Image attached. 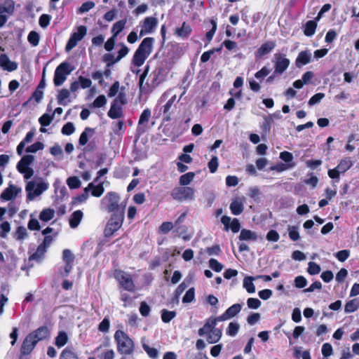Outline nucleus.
<instances>
[{
	"label": "nucleus",
	"mask_w": 359,
	"mask_h": 359,
	"mask_svg": "<svg viewBox=\"0 0 359 359\" xmlns=\"http://www.w3.org/2000/svg\"><path fill=\"white\" fill-rule=\"evenodd\" d=\"M191 26L184 22L181 27L176 29L175 34L182 39H187L191 34Z\"/></svg>",
	"instance_id": "29"
},
{
	"label": "nucleus",
	"mask_w": 359,
	"mask_h": 359,
	"mask_svg": "<svg viewBox=\"0 0 359 359\" xmlns=\"http://www.w3.org/2000/svg\"><path fill=\"white\" fill-rule=\"evenodd\" d=\"M29 334L32 335L33 339L38 343L39 341L43 340L48 337L49 330L47 327L42 326L29 333Z\"/></svg>",
	"instance_id": "24"
},
{
	"label": "nucleus",
	"mask_w": 359,
	"mask_h": 359,
	"mask_svg": "<svg viewBox=\"0 0 359 359\" xmlns=\"http://www.w3.org/2000/svg\"><path fill=\"white\" fill-rule=\"evenodd\" d=\"M320 271V267L315 262H310L309 263L308 272L311 275L318 274Z\"/></svg>",
	"instance_id": "61"
},
{
	"label": "nucleus",
	"mask_w": 359,
	"mask_h": 359,
	"mask_svg": "<svg viewBox=\"0 0 359 359\" xmlns=\"http://www.w3.org/2000/svg\"><path fill=\"white\" fill-rule=\"evenodd\" d=\"M350 255V252L348 250H342L339 252H337L335 255V257L337 258V259L340 262H344L346 261Z\"/></svg>",
	"instance_id": "63"
},
{
	"label": "nucleus",
	"mask_w": 359,
	"mask_h": 359,
	"mask_svg": "<svg viewBox=\"0 0 359 359\" xmlns=\"http://www.w3.org/2000/svg\"><path fill=\"white\" fill-rule=\"evenodd\" d=\"M194 173L192 172H189L182 175L180 177V185H182V187H186L187 185L189 184L194 180Z\"/></svg>",
	"instance_id": "42"
},
{
	"label": "nucleus",
	"mask_w": 359,
	"mask_h": 359,
	"mask_svg": "<svg viewBox=\"0 0 359 359\" xmlns=\"http://www.w3.org/2000/svg\"><path fill=\"white\" fill-rule=\"evenodd\" d=\"M123 218L124 211H118L116 213H113L104 229L105 236H110L118 230L122 226Z\"/></svg>",
	"instance_id": "7"
},
{
	"label": "nucleus",
	"mask_w": 359,
	"mask_h": 359,
	"mask_svg": "<svg viewBox=\"0 0 359 359\" xmlns=\"http://www.w3.org/2000/svg\"><path fill=\"white\" fill-rule=\"evenodd\" d=\"M0 66L8 72H13L17 69L18 64L11 61L6 55L0 56Z\"/></svg>",
	"instance_id": "22"
},
{
	"label": "nucleus",
	"mask_w": 359,
	"mask_h": 359,
	"mask_svg": "<svg viewBox=\"0 0 359 359\" xmlns=\"http://www.w3.org/2000/svg\"><path fill=\"white\" fill-rule=\"evenodd\" d=\"M50 20V15L48 14H42L39 18V23L42 28L45 29L49 25Z\"/></svg>",
	"instance_id": "55"
},
{
	"label": "nucleus",
	"mask_w": 359,
	"mask_h": 359,
	"mask_svg": "<svg viewBox=\"0 0 359 359\" xmlns=\"http://www.w3.org/2000/svg\"><path fill=\"white\" fill-rule=\"evenodd\" d=\"M158 20L154 17H147L142 25V29L140 32V36H143L146 34H151L156 27Z\"/></svg>",
	"instance_id": "15"
},
{
	"label": "nucleus",
	"mask_w": 359,
	"mask_h": 359,
	"mask_svg": "<svg viewBox=\"0 0 359 359\" xmlns=\"http://www.w3.org/2000/svg\"><path fill=\"white\" fill-rule=\"evenodd\" d=\"M239 239L241 241H255L257 239V236L255 232L243 229L241 231Z\"/></svg>",
	"instance_id": "33"
},
{
	"label": "nucleus",
	"mask_w": 359,
	"mask_h": 359,
	"mask_svg": "<svg viewBox=\"0 0 359 359\" xmlns=\"http://www.w3.org/2000/svg\"><path fill=\"white\" fill-rule=\"evenodd\" d=\"M244 201L243 198H236L232 200L229 208L233 215H239L243 212L244 210Z\"/></svg>",
	"instance_id": "21"
},
{
	"label": "nucleus",
	"mask_w": 359,
	"mask_h": 359,
	"mask_svg": "<svg viewBox=\"0 0 359 359\" xmlns=\"http://www.w3.org/2000/svg\"><path fill=\"white\" fill-rule=\"evenodd\" d=\"M91 191V195L95 197H100L102 195L104 191L103 187V182H100L97 185H95L94 182L90 183L86 188V191Z\"/></svg>",
	"instance_id": "25"
},
{
	"label": "nucleus",
	"mask_w": 359,
	"mask_h": 359,
	"mask_svg": "<svg viewBox=\"0 0 359 359\" xmlns=\"http://www.w3.org/2000/svg\"><path fill=\"white\" fill-rule=\"evenodd\" d=\"M67 184L70 189H77L81 186V181L77 177H69L67 180Z\"/></svg>",
	"instance_id": "51"
},
{
	"label": "nucleus",
	"mask_w": 359,
	"mask_h": 359,
	"mask_svg": "<svg viewBox=\"0 0 359 359\" xmlns=\"http://www.w3.org/2000/svg\"><path fill=\"white\" fill-rule=\"evenodd\" d=\"M115 279L118 282L120 285L126 290L133 292L135 290V284L131 276L121 270H116L114 273Z\"/></svg>",
	"instance_id": "9"
},
{
	"label": "nucleus",
	"mask_w": 359,
	"mask_h": 359,
	"mask_svg": "<svg viewBox=\"0 0 359 359\" xmlns=\"http://www.w3.org/2000/svg\"><path fill=\"white\" fill-rule=\"evenodd\" d=\"M46 249L47 248H46L42 244H40L38 246L36 251L30 256L29 259L31 260H40L46 252Z\"/></svg>",
	"instance_id": "38"
},
{
	"label": "nucleus",
	"mask_w": 359,
	"mask_h": 359,
	"mask_svg": "<svg viewBox=\"0 0 359 359\" xmlns=\"http://www.w3.org/2000/svg\"><path fill=\"white\" fill-rule=\"evenodd\" d=\"M62 260L65 262V265L64 266L63 271H61L60 273L62 276L66 277L72 271L74 262V255H73L70 250L65 249L63 250Z\"/></svg>",
	"instance_id": "12"
},
{
	"label": "nucleus",
	"mask_w": 359,
	"mask_h": 359,
	"mask_svg": "<svg viewBox=\"0 0 359 359\" xmlns=\"http://www.w3.org/2000/svg\"><path fill=\"white\" fill-rule=\"evenodd\" d=\"M218 168V158L217 156H212L208 163V168L211 173H214L217 171Z\"/></svg>",
	"instance_id": "62"
},
{
	"label": "nucleus",
	"mask_w": 359,
	"mask_h": 359,
	"mask_svg": "<svg viewBox=\"0 0 359 359\" xmlns=\"http://www.w3.org/2000/svg\"><path fill=\"white\" fill-rule=\"evenodd\" d=\"M242 309V305L241 304H235L229 307L226 311L219 316V318L222 320H227L236 316Z\"/></svg>",
	"instance_id": "20"
},
{
	"label": "nucleus",
	"mask_w": 359,
	"mask_h": 359,
	"mask_svg": "<svg viewBox=\"0 0 359 359\" xmlns=\"http://www.w3.org/2000/svg\"><path fill=\"white\" fill-rule=\"evenodd\" d=\"M147 70H145L140 75V77L139 87H140V91L142 94H143V93L147 94V93H150L152 90V89L154 88L156 86H157L158 85V83H160V81H158V74H154V78L151 81V86H152L151 88H150L149 86V85H147V84L144 85V81L147 76Z\"/></svg>",
	"instance_id": "13"
},
{
	"label": "nucleus",
	"mask_w": 359,
	"mask_h": 359,
	"mask_svg": "<svg viewBox=\"0 0 359 359\" xmlns=\"http://www.w3.org/2000/svg\"><path fill=\"white\" fill-rule=\"evenodd\" d=\"M210 23L212 25V28L210 31H208L205 34V38L208 41V42H210L214 36V34L217 30V23L215 20H212L210 21Z\"/></svg>",
	"instance_id": "60"
},
{
	"label": "nucleus",
	"mask_w": 359,
	"mask_h": 359,
	"mask_svg": "<svg viewBox=\"0 0 359 359\" xmlns=\"http://www.w3.org/2000/svg\"><path fill=\"white\" fill-rule=\"evenodd\" d=\"M107 104V99L104 95H99L93 102V106L95 108L104 107Z\"/></svg>",
	"instance_id": "59"
},
{
	"label": "nucleus",
	"mask_w": 359,
	"mask_h": 359,
	"mask_svg": "<svg viewBox=\"0 0 359 359\" xmlns=\"http://www.w3.org/2000/svg\"><path fill=\"white\" fill-rule=\"evenodd\" d=\"M205 335L207 336L206 339L209 344H215L220 340L222 332L220 329L208 330V333Z\"/></svg>",
	"instance_id": "27"
},
{
	"label": "nucleus",
	"mask_w": 359,
	"mask_h": 359,
	"mask_svg": "<svg viewBox=\"0 0 359 359\" xmlns=\"http://www.w3.org/2000/svg\"><path fill=\"white\" fill-rule=\"evenodd\" d=\"M95 353L100 359H114V351L112 349L102 348V346L97 347L95 350Z\"/></svg>",
	"instance_id": "26"
},
{
	"label": "nucleus",
	"mask_w": 359,
	"mask_h": 359,
	"mask_svg": "<svg viewBox=\"0 0 359 359\" xmlns=\"http://www.w3.org/2000/svg\"><path fill=\"white\" fill-rule=\"evenodd\" d=\"M317 24L313 20H309L306 22L304 33L307 36H311L315 34Z\"/></svg>",
	"instance_id": "34"
},
{
	"label": "nucleus",
	"mask_w": 359,
	"mask_h": 359,
	"mask_svg": "<svg viewBox=\"0 0 359 359\" xmlns=\"http://www.w3.org/2000/svg\"><path fill=\"white\" fill-rule=\"evenodd\" d=\"M142 346H143L144 350L147 352V353L151 358L156 359L158 358V351L156 348H151L147 344H143Z\"/></svg>",
	"instance_id": "56"
},
{
	"label": "nucleus",
	"mask_w": 359,
	"mask_h": 359,
	"mask_svg": "<svg viewBox=\"0 0 359 359\" xmlns=\"http://www.w3.org/2000/svg\"><path fill=\"white\" fill-rule=\"evenodd\" d=\"M93 133V130L90 128H86L85 130L83 131V133L81 134L79 137V144L80 145H85L88 141V136L89 134L92 135Z\"/></svg>",
	"instance_id": "44"
},
{
	"label": "nucleus",
	"mask_w": 359,
	"mask_h": 359,
	"mask_svg": "<svg viewBox=\"0 0 359 359\" xmlns=\"http://www.w3.org/2000/svg\"><path fill=\"white\" fill-rule=\"evenodd\" d=\"M55 211L50 208H46L43 210L40 215L39 219L43 222H48L54 217Z\"/></svg>",
	"instance_id": "35"
},
{
	"label": "nucleus",
	"mask_w": 359,
	"mask_h": 359,
	"mask_svg": "<svg viewBox=\"0 0 359 359\" xmlns=\"http://www.w3.org/2000/svg\"><path fill=\"white\" fill-rule=\"evenodd\" d=\"M108 116L112 118H118L123 116L122 106L112 102L108 111Z\"/></svg>",
	"instance_id": "28"
},
{
	"label": "nucleus",
	"mask_w": 359,
	"mask_h": 359,
	"mask_svg": "<svg viewBox=\"0 0 359 359\" xmlns=\"http://www.w3.org/2000/svg\"><path fill=\"white\" fill-rule=\"evenodd\" d=\"M240 329V325L236 322H231L226 329V334L231 337H235Z\"/></svg>",
	"instance_id": "43"
},
{
	"label": "nucleus",
	"mask_w": 359,
	"mask_h": 359,
	"mask_svg": "<svg viewBox=\"0 0 359 359\" xmlns=\"http://www.w3.org/2000/svg\"><path fill=\"white\" fill-rule=\"evenodd\" d=\"M322 354L324 357L327 358L332 354V346L329 343H325L322 346Z\"/></svg>",
	"instance_id": "64"
},
{
	"label": "nucleus",
	"mask_w": 359,
	"mask_h": 359,
	"mask_svg": "<svg viewBox=\"0 0 359 359\" xmlns=\"http://www.w3.org/2000/svg\"><path fill=\"white\" fill-rule=\"evenodd\" d=\"M272 62L274 64V74H282L288 68L290 61L284 54L276 53Z\"/></svg>",
	"instance_id": "11"
},
{
	"label": "nucleus",
	"mask_w": 359,
	"mask_h": 359,
	"mask_svg": "<svg viewBox=\"0 0 359 359\" xmlns=\"http://www.w3.org/2000/svg\"><path fill=\"white\" fill-rule=\"evenodd\" d=\"M53 119V115L48 114H43L39 119V122L41 126H48L50 124Z\"/></svg>",
	"instance_id": "53"
},
{
	"label": "nucleus",
	"mask_w": 359,
	"mask_h": 359,
	"mask_svg": "<svg viewBox=\"0 0 359 359\" xmlns=\"http://www.w3.org/2000/svg\"><path fill=\"white\" fill-rule=\"evenodd\" d=\"M22 191V189L13 184H9L0 195V199L4 201L13 200Z\"/></svg>",
	"instance_id": "14"
},
{
	"label": "nucleus",
	"mask_w": 359,
	"mask_h": 359,
	"mask_svg": "<svg viewBox=\"0 0 359 359\" xmlns=\"http://www.w3.org/2000/svg\"><path fill=\"white\" fill-rule=\"evenodd\" d=\"M73 68L67 62L60 64L55 70L53 83L55 86H60L65 81L67 76L71 74Z\"/></svg>",
	"instance_id": "8"
},
{
	"label": "nucleus",
	"mask_w": 359,
	"mask_h": 359,
	"mask_svg": "<svg viewBox=\"0 0 359 359\" xmlns=\"http://www.w3.org/2000/svg\"><path fill=\"white\" fill-rule=\"evenodd\" d=\"M175 88L165 90L158 100L156 108L163 114V120L170 121L172 115L177 109V95L173 93Z\"/></svg>",
	"instance_id": "1"
},
{
	"label": "nucleus",
	"mask_w": 359,
	"mask_h": 359,
	"mask_svg": "<svg viewBox=\"0 0 359 359\" xmlns=\"http://www.w3.org/2000/svg\"><path fill=\"white\" fill-rule=\"evenodd\" d=\"M352 165L353 163L351 158L346 157L339 162L337 167L339 169L341 172L344 173L347 171L352 166Z\"/></svg>",
	"instance_id": "37"
},
{
	"label": "nucleus",
	"mask_w": 359,
	"mask_h": 359,
	"mask_svg": "<svg viewBox=\"0 0 359 359\" xmlns=\"http://www.w3.org/2000/svg\"><path fill=\"white\" fill-rule=\"evenodd\" d=\"M254 279V278L248 276L243 280V287L250 294L255 292V286L252 282Z\"/></svg>",
	"instance_id": "39"
},
{
	"label": "nucleus",
	"mask_w": 359,
	"mask_h": 359,
	"mask_svg": "<svg viewBox=\"0 0 359 359\" xmlns=\"http://www.w3.org/2000/svg\"><path fill=\"white\" fill-rule=\"evenodd\" d=\"M114 339L117 343V350L120 353L130 355L133 353L135 344L128 334L122 330H117L114 334Z\"/></svg>",
	"instance_id": "4"
},
{
	"label": "nucleus",
	"mask_w": 359,
	"mask_h": 359,
	"mask_svg": "<svg viewBox=\"0 0 359 359\" xmlns=\"http://www.w3.org/2000/svg\"><path fill=\"white\" fill-rule=\"evenodd\" d=\"M95 4L93 1H86L81 4V6L78 9L77 13L79 14H82L89 11L90 9L95 7Z\"/></svg>",
	"instance_id": "48"
},
{
	"label": "nucleus",
	"mask_w": 359,
	"mask_h": 359,
	"mask_svg": "<svg viewBox=\"0 0 359 359\" xmlns=\"http://www.w3.org/2000/svg\"><path fill=\"white\" fill-rule=\"evenodd\" d=\"M37 342L34 339H33L32 335L29 334L25 338L20 348V352L22 355H28L29 354L34 347L36 346Z\"/></svg>",
	"instance_id": "18"
},
{
	"label": "nucleus",
	"mask_w": 359,
	"mask_h": 359,
	"mask_svg": "<svg viewBox=\"0 0 359 359\" xmlns=\"http://www.w3.org/2000/svg\"><path fill=\"white\" fill-rule=\"evenodd\" d=\"M359 307V302L358 299H352L348 302L344 308V311L346 313H350L355 311Z\"/></svg>",
	"instance_id": "40"
},
{
	"label": "nucleus",
	"mask_w": 359,
	"mask_h": 359,
	"mask_svg": "<svg viewBox=\"0 0 359 359\" xmlns=\"http://www.w3.org/2000/svg\"><path fill=\"white\" fill-rule=\"evenodd\" d=\"M209 266L216 272H220L223 269V265L213 258L209 260Z\"/></svg>",
	"instance_id": "57"
},
{
	"label": "nucleus",
	"mask_w": 359,
	"mask_h": 359,
	"mask_svg": "<svg viewBox=\"0 0 359 359\" xmlns=\"http://www.w3.org/2000/svg\"><path fill=\"white\" fill-rule=\"evenodd\" d=\"M276 47V43L272 41H269L263 43L257 50L255 53L257 58H260L262 56L269 54Z\"/></svg>",
	"instance_id": "23"
},
{
	"label": "nucleus",
	"mask_w": 359,
	"mask_h": 359,
	"mask_svg": "<svg viewBox=\"0 0 359 359\" xmlns=\"http://www.w3.org/2000/svg\"><path fill=\"white\" fill-rule=\"evenodd\" d=\"M312 57V54L310 50H303L301 51L295 60V65L297 67L300 68L304 65H306L311 62Z\"/></svg>",
	"instance_id": "19"
},
{
	"label": "nucleus",
	"mask_w": 359,
	"mask_h": 359,
	"mask_svg": "<svg viewBox=\"0 0 359 359\" xmlns=\"http://www.w3.org/2000/svg\"><path fill=\"white\" fill-rule=\"evenodd\" d=\"M48 187L49 184L42 178H39L36 181L28 182L25 187L27 200L29 201H34L46 191Z\"/></svg>",
	"instance_id": "3"
},
{
	"label": "nucleus",
	"mask_w": 359,
	"mask_h": 359,
	"mask_svg": "<svg viewBox=\"0 0 359 359\" xmlns=\"http://www.w3.org/2000/svg\"><path fill=\"white\" fill-rule=\"evenodd\" d=\"M170 194L173 199L180 202L195 199V189L190 187H176Z\"/></svg>",
	"instance_id": "6"
},
{
	"label": "nucleus",
	"mask_w": 359,
	"mask_h": 359,
	"mask_svg": "<svg viewBox=\"0 0 359 359\" xmlns=\"http://www.w3.org/2000/svg\"><path fill=\"white\" fill-rule=\"evenodd\" d=\"M150 117H151L150 109L148 108L144 109L140 116L138 125L137 127V132L139 134H142L145 132L147 125L148 123V121H149Z\"/></svg>",
	"instance_id": "17"
},
{
	"label": "nucleus",
	"mask_w": 359,
	"mask_h": 359,
	"mask_svg": "<svg viewBox=\"0 0 359 359\" xmlns=\"http://www.w3.org/2000/svg\"><path fill=\"white\" fill-rule=\"evenodd\" d=\"M247 305L249 309H257L261 306V302L257 298H248L247 300Z\"/></svg>",
	"instance_id": "58"
},
{
	"label": "nucleus",
	"mask_w": 359,
	"mask_h": 359,
	"mask_svg": "<svg viewBox=\"0 0 359 359\" xmlns=\"http://www.w3.org/2000/svg\"><path fill=\"white\" fill-rule=\"evenodd\" d=\"M126 21L124 20H119L114 24L111 32L113 36L117 37L118 34L122 32L126 26Z\"/></svg>",
	"instance_id": "41"
},
{
	"label": "nucleus",
	"mask_w": 359,
	"mask_h": 359,
	"mask_svg": "<svg viewBox=\"0 0 359 359\" xmlns=\"http://www.w3.org/2000/svg\"><path fill=\"white\" fill-rule=\"evenodd\" d=\"M119 196L115 192L110 191L101 200L100 208L108 212L116 213L118 211H123V208L119 205Z\"/></svg>",
	"instance_id": "5"
},
{
	"label": "nucleus",
	"mask_w": 359,
	"mask_h": 359,
	"mask_svg": "<svg viewBox=\"0 0 359 359\" xmlns=\"http://www.w3.org/2000/svg\"><path fill=\"white\" fill-rule=\"evenodd\" d=\"M68 341V337L65 332H60L55 338V344L58 347L61 348L64 346Z\"/></svg>",
	"instance_id": "36"
},
{
	"label": "nucleus",
	"mask_w": 359,
	"mask_h": 359,
	"mask_svg": "<svg viewBox=\"0 0 359 359\" xmlns=\"http://www.w3.org/2000/svg\"><path fill=\"white\" fill-rule=\"evenodd\" d=\"M288 234H289L290 238L293 241H296L299 240V233L298 231L297 226H290L288 227Z\"/></svg>",
	"instance_id": "50"
},
{
	"label": "nucleus",
	"mask_w": 359,
	"mask_h": 359,
	"mask_svg": "<svg viewBox=\"0 0 359 359\" xmlns=\"http://www.w3.org/2000/svg\"><path fill=\"white\" fill-rule=\"evenodd\" d=\"M175 316V311H170L166 309H163L161 311V319L162 321L165 323L170 322Z\"/></svg>",
	"instance_id": "47"
},
{
	"label": "nucleus",
	"mask_w": 359,
	"mask_h": 359,
	"mask_svg": "<svg viewBox=\"0 0 359 359\" xmlns=\"http://www.w3.org/2000/svg\"><path fill=\"white\" fill-rule=\"evenodd\" d=\"M83 214L81 210H76L74 211L69 219V226L72 229L76 228L79 224H80L82 218H83Z\"/></svg>",
	"instance_id": "31"
},
{
	"label": "nucleus",
	"mask_w": 359,
	"mask_h": 359,
	"mask_svg": "<svg viewBox=\"0 0 359 359\" xmlns=\"http://www.w3.org/2000/svg\"><path fill=\"white\" fill-rule=\"evenodd\" d=\"M221 321H224V320L220 319L219 316L209 318L206 320L205 325L198 330V335L203 337L208 333V330H217L218 328L216 327V325L218 322Z\"/></svg>",
	"instance_id": "16"
},
{
	"label": "nucleus",
	"mask_w": 359,
	"mask_h": 359,
	"mask_svg": "<svg viewBox=\"0 0 359 359\" xmlns=\"http://www.w3.org/2000/svg\"><path fill=\"white\" fill-rule=\"evenodd\" d=\"M27 40L32 46H36L39 43L40 36L36 31H31L27 36Z\"/></svg>",
	"instance_id": "46"
},
{
	"label": "nucleus",
	"mask_w": 359,
	"mask_h": 359,
	"mask_svg": "<svg viewBox=\"0 0 359 359\" xmlns=\"http://www.w3.org/2000/svg\"><path fill=\"white\" fill-rule=\"evenodd\" d=\"M195 297V290L194 287L189 289L184 296L182 298L183 303H190L191 302Z\"/></svg>",
	"instance_id": "54"
},
{
	"label": "nucleus",
	"mask_w": 359,
	"mask_h": 359,
	"mask_svg": "<svg viewBox=\"0 0 359 359\" xmlns=\"http://www.w3.org/2000/svg\"><path fill=\"white\" fill-rule=\"evenodd\" d=\"M154 39L152 37L144 38L135 52L133 58V64L136 67H141L151 54L153 49Z\"/></svg>",
	"instance_id": "2"
},
{
	"label": "nucleus",
	"mask_w": 359,
	"mask_h": 359,
	"mask_svg": "<svg viewBox=\"0 0 359 359\" xmlns=\"http://www.w3.org/2000/svg\"><path fill=\"white\" fill-rule=\"evenodd\" d=\"M44 147V145L41 142H36L32 145L27 147L26 148V151L27 153H35L39 150H42Z\"/></svg>",
	"instance_id": "52"
},
{
	"label": "nucleus",
	"mask_w": 359,
	"mask_h": 359,
	"mask_svg": "<svg viewBox=\"0 0 359 359\" xmlns=\"http://www.w3.org/2000/svg\"><path fill=\"white\" fill-rule=\"evenodd\" d=\"M60 359H78V357L72 348L67 347L62 351Z\"/></svg>",
	"instance_id": "45"
},
{
	"label": "nucleus",
	"mask_w": 359,
	"mask_h": 359,
	"mask_svg": "<svg viewBox=\"0 0 359 359\" xmlns=\"http://www.w3.org/2000/svg\"><path fill=\"white\" fill-rule=\"evenodd\" d=\"M75 132V127L74 123L68 122L63 126L61 130V133L65 135H71Z\"/></svg>",
	"instance_id": "49"
},
{
	"label": "nucleus",
	"mask_w": 359,
	"mask_h": 359,
	"mask_svg": "<svg viewBox=\"0 0 359 359\" xmlns=\"http://www.w3.org/2000/svg\"><path fill=\"white\" fill-rule=\"evenodd\" d=\"M86 34H87L86 27L83 25L79 26L76 29V31L74 32L71 34V36L66 44L65 50L67 52H69L72 49H73L75 46H76L78 43L84 38V36L86 35Z\"/></svg>",
	"instance_id": "10"
},
{
	"label": "nucleus",
	"mask_w": 359,
	"mask_h": 359,
	"mask_svg": "<svg viewBox=\"0 0 359 359\" xmlns=\"http://www.w3.org/2000/svg\"><path fill=\"white\" fill-rule=\"evenodd\" d=\"M34 157L32 155H25L17 164V169L20 172L21 169L29 168V165L33 163Z\"/></svg>",
	"instance_id": "30"
},
{
	"label": "nucleus",
	"mask_w": 359,
	"mask_h": 359,
	"mask_svg": "<svg viewBox=\"0 0 359 359\" xmlns=\"http://www.w3.org/2000/svg\"><path fill=\"white\" fill-rule=\"evenodd\" d=\"M70 92L69 90L63 88L62 89L57 95V102L60 105H67L70 102L69 100Z\"/></svg>",
	"instance_id": "32"
}]
</instances>
